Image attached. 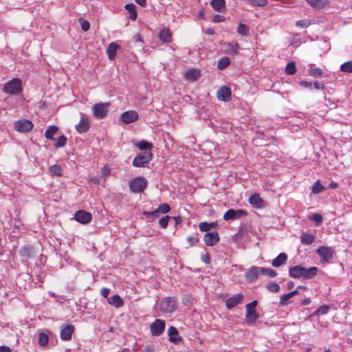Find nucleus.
<instances>
[{
    "label": "nucleus",
    "mask_w": 352,
    "mask_h": 352,
    "mask_svg": "<svg viewBox=\"0 0 352 352\" xmlns=\"http://www.w3.org/2000/svg\"><path fill=\"white\" fill-rule=\"evenodd\" d=\"M318 269L317 267H311L305 268L300 265H294L289 269V275L290 277L296 279H311L316 276L318 274Z\"/></svg>",
    "instance_id": "obj_1"
},
{
    "label": "nucleus",
    "mask_w": 352,
    "mask_h": 352,
    "mask_svg": "<svg viewBox=\"0 0 352 352\" xmlns=\"http://www.w3.org/2000/svg\"><path fill=\"white\" fill-rule=\"evenodd\" d=\"M2 91L10 95H19L23 91L22 81L15 78L4 84Z\"/></svg>",
    "instance_id": "obj_2"
},
{
    "label": "nucleus",
    "mask_w": 352,
    "mask_h": 352,
    "mask_svg": "<svg viewBox=\"0 0 352 352\" xmlns=\"http://www.w3.org/2000/svg\"><path fill=\"white\" fill-rule=\"evenodd\" d=\"M178 302L174 297H166L163 298L160 305V309L162 312L171 314L177 310Z\"/></svg>",
    "instance_id": "obj_3"
},
{
    "label": "nucleus",
    "mask_w": 352,
    "mask_h": 352,
    "mask_svg": "<svg viewBox=\"0 0 352 352\" xmlns=\"http://www.w3.org/2000/svg\"><path fill=\"white\" fill-rule=\"evenodd\" d=\"M316 252L320 256L322 263H332L336 252L332 247L320 246L317 249Z\"/></svg>",
    "instance_id": "obj_4"
},
{
    "label": "nucleus",
    "mask_w": 352,
    "mask_h": 352,
    "mask_svg": "<svg viewBox=\"0 0 352 352\" xmlns=\"http://www.w3.org/2000/svg\"><path fill=\"white\" fill-rule=\"evenodd\" d=\"M147 180L144 177H137L129 182V188L132 192H142L147 187Z\"/></svg>",
    "instance_id": "obj_5"
},
{
    "label": "nucleus",
    "mask_w": 352,
    "mask_h": 352,
    "mask_svg": "<svg viewBox=\"0 0 352 352\" xmlns=\"http://www.w3.org/2000/svg\"><path fill=\"white\" fill-rule=\"evenodd\" d=\"M153 154L149 151L138 154L133 160L135 167H145L152 160Z\"/></svg>",
    "instance_id": "obj_6"
},
{
    "label": "nucleus",
    "mask_w": 352,
    "mask_h": 352,
    "mask_svg": "<svg viewBox=\"0 0 352 352\" xmlns=\"http://www.w3.org/2000/svg\"><path fill=\"white\" fill-rule=\"evenodd\" d=\"M257 304L256 300H253L245 305V318L248 323L254 322L259 317V315L256 311Z\"/></svg>",
    "instance_id": "obj_7"
},
{
    "label": "nucleus",
    "mask_w": 352,
    "mask_h": 352,
    "mask_svg": "<svg viewBox=\"0 0 352 352\" xmlns=\"http://www.w3.org/2000/svg\"><path fill=\"white\" fill-rule=\"evenodd\" d=\"M109 106V102H101L94 104L92 108L94 116L98 119L105 118L108 113Z\"/></svg>",
    "instance_id": "obj_8"
},
{
    "label": "nucleus",
    "mask_w": 352,
    "mask_h": 352,
    "mask_svg": "<svg viewBox=\"0 0 352 352\" xmlns=\"http://www.w3.org/2000/svg\"><path fill=\"white\" fill-rule=\"evenodd\" d=\"M151 333L153 336H159L165 329V322L160 319H155L150 326Z\"/></svg>",
    "instance_id": "obj_9"
},
{
    "label": "nucleus",
    "mask_w": 352,
    "mask_h": 352,
    "mask_svg": "<svg viewBox=\"0 0 352 352\" xmlns=\"http://www.w3.org/2000/svg\"><path fill=\"white\" fill-rule=\"evenodd\" d=\"M14 129L17 131L22 133H27L30 131L33 128V124L31 121L23 119L16 121L14 124Z\"/></svg>",
    "instance_id": "obj_10"
},
{
    "label": "nucleus",
    "mask_w": 352,
    "mask_h": 352,
    "mask_svg": "<svg viewBox=\"0 0 352 352\" xmlns=\"http://www.w3.org/2000/svg\"><path fill=\"white\" fill-rule=\"evenodd\" d=\"M247 212L244 210H234L230 209L226 212L223 215L225 221L234 220L240 219L243 216H246Z\"/></svg>",
    "instance_id": "obj_11"
},
{
    "label": "nucleus",
    "mask_w": 352,
    "mask_h": 352,
    "mask_svg": "<svg viewBox=\"0 0 352 352\" xmlns=\"http://www.w3.org/2000/svg\"><path fill=\"white\" fill-rule=\"evenodd\" d=\"M74 329V326L72 324H63L60 327V339L64 341L70 340Z\"/></svg>",
    "instance_id": "obj_12"
},
{
    "label": "nucleus",
    "mask_w": 352,
    "mask_h": 352,
    "mask_svg": "<svg viewBox=\"0 0 352 352\" xmlns=\"http://www.w3.org/2000/svg\"><path fill=\"white\" fill-rule=\"evenodd\" d=\"M74 219L80 223L86 224L91 221L92 215L85 210H80L75 213Z\"/></svg>",
    "instance_id": "obj_13"
},
{
    "label": "nucleus",
    "mask_w": 352,
    "mask_h": 352,
    "mask_svg": "<svg viewBox=\"0 0 352 352\" xmlns=\"http://www.w3.org/2000/svg\"><path fill=\"white\" fill-rule=\"evenodd\" d=\"M259 273H261V267L256 266L251 267L245 274L246 280L249 283L255 282L258 279Z\"/></svg>",
    "instance_id": "obj_14"
},
{
    "label": "nucleus",
    "mask_w": 352,
    "mask_h": 352,
    "mask_svg": "<svg viewBox=\"0 0 352 352\" xmlns=\"http://www.w3.org/2000/svg\"><path fill=\"white\" fill-rule=\"evenodd\" d=\"M231 89L229 87L222 86L217 93V98L223 102H228L231 100Z\"/></svg>",
    "instance_id": "obj_15"
},
{
    "label": "nucleus",
    "mask_w": 352,
    "mask_h": 352,
    "mask_svg": "<svg viewBox=\"0 0 352 352\" xmlns=\"http://www.w3.org/2000/svg\"><path fill=\"white\" fill-rule=\"evenodd\" d=\"M90 127L88 118L83 113H80V121L76 125V131L80 133H83L89 131Z\"/></svg>",
    "instance_id": "obj_16"
},
{
    "label": "nucleus",
    "mask_w": 352,
    "mask_h": 352,
    "mask_svg": "<svg viewBox=\"0 0 352 352\" xmlns=\"http://www.w3.org/2000/svg\"><path fill=\"white\" fill-rule=\"evenodd\" d=\"M121 118L125 124H130L137 121L139 118V116L135 111L129 110L124 112L121 115Z\"/></svg>",
    "instance_id": "obj_17"
},
{
    "label": "nucleus",
    "mask_w": 352,
    "mask_h": 352,
    "mask_svg": "<svg viewBox=\"0 0 352 352\" xmlns=\"http://www.w3.org/2000/svg\"><path fill=\"white\" fill-rule=\"evenodd\" d=\"M219 234L217 231L207 232L204 236V243L208 246H213L219 241Z\"/></svg>",
    "instance_id": "obj_18"
},
{
    "label": "nucleus",
    "mask_w": 352,
    "mask_h": 352,
    "mask_svg": "<svg viewBox=\"0 0 352 352\" xmlns=\"http://www.w3.org/2000/svg\"><path fill=\"white\" fill-rule=\"evenodd\" d=\"M243 299V296L241 294H237L233 296L228 298L226 301V308L231 309L235 307L239 304L241 303Z\"/></svg>",
    "instance_id": "obj_19"
},
{
    "label": "nucleus",
    "mask_w": 352,
    "mask_h": 352,
    "mask_svg": "<svg viewBox=\"0 0 352 352\" xmlns=\"http://www.w3.org/2000/svg\"><path fill=\"white\" fill-rule=\"evenodd\" d=\"M172 32L168 28H163L160 30L158 38L160 40L164 43H168L171 41L172 39Z\"/></svg>",
    "instance_id": "obj_20"
},
{
    "label": "nucleus",
    "mask_w": 352,
    "mask_h": 352,
    "mask_svg": "<svg viewBox=\"0 0 352 352\" xmlns=\"http://www.w3.org/2000/svg\"><path fill=\"white\" fill-rule=\"evenodd\" d=\"M249 202L252 206L257 208H261L264 206V201L257 193H254L250 197Z\"/></svg>",
    "instance_id": "obj_21"
},
{
    "label": "nucleus",
    "mask_w": 352,
    "mask_h": 352,
    "mask_svg": "<svg viewBox=\"0 0 352 352\" xmlns=\"http://www.w3.org/2000/svg\"><path fill=\"white\" fill-rule=\"evenodd\" d=\"M287 254L286 253L282 252L272 260V265L274 267H278L284 265L287 262Z\"/></svg>",
    "instance_id": "obj_22"
},
{
    "label": "nucleus",
    "mask_w": 352,
    "mask_h": 352,
    "mask_svg": "<svg viewBox=\"0 0 352 352\" xmlns=\"http://www.w3.org/2000/svg\"><path fill=\"white\" fill-rule=\"evenodd\" d=\"M177 334H178V331H177V328H175V327L170 326L168 329V335L169 336V341L170 342L178 343L179 342H180L182 340L181 337H175V336H176Z\"/></svg>",
    "instance_id": "obj_23"
},
{
    "label": "nucleus",
    "mask_w": 352,
    "mask_h": 352,
    "mask_svg": "<svg viewBox=\"0 0 352 352\" xmlns=\"http://www.w3.org/2000/svg\"><path fill=\"white\" fill-rule=\"evenodd\" d=\"M108 302L116 308L122 307L124 305V301L121 297L118 295H113L108 299Z\"/></svg>",
    "instance_id": "obj_24"
},
{
    "label": "nucleus",
    "mask_w": 352,
    "mask_h": 352,
    "mask_svg": "<svg viewBox=\"0 0 352 352\" xmlns=\"http://www.w3.org/2000/svg\"><path fill=\"white\" fill-rule=\"evenodd\" d=\"M210 6L214 10L222 12L226 8V1L225 0H211Z\"/></svg>",
    "instance_id": "obj_25"
},
{
    "label": "nucleus",
    "mask_w": 352,
    "mask_h": 352,
    "mask_svg": "<svg viewBox=\"0 0 352 352\" xmlns=\"http://www.w3.org/2000/svg\"><path fill=\"white\" fill-rule=\"evenodd\" d=\"M120 48V46L116 44V43H111L107 49V54L108 55V57L110 60L114 59L116 54L117 50Z\"/></svg>",
    "instance_id": "obj_26"
},
{
    "label": "nucleus",
    "mask_w": 352,
    "mask_h": 352,
    "mask_svg": "<svg viewBox=\"0 0 352 352\" xmlns=\"http://www.w3.org/2000/svg\"><path fill=\"white\" fill-rule=\"evenodd\" d=\"M315 241V236L309 233H304L300 236V242L302 245H309Z\"/></svg>",
    "instance_id": "obj_27"
},
{
    "label": "nucleus",
    "mask_w": 352,
    "mask_h": 352,
    "mask_svg": "<svg viewBox=\"0 0 352 352\" xmlns=\"http://www.w3.org/2000/svg\"><path fill=\"white\" fill-rule=\"evenodd\" d=\"M199 76L200 72L198 69H188L185 74L186 78L191 81L196 80L199 77Z\"/></svg>",
    "instance_id": "obj_28"
},
{
    "label": "nucleus",
    "mask_w": 352,
    "mask_h": 352,
    "mask_svg": "<svg viewBox=\"0 0 352 352\" xmlns=\"http://www.w3.org/2000/svg\"><path fill=\"white\" fill-rule=\"evenodd\" d=\"M124 8L130 14V19L132 21H135L138 17L135 6L133 3H128L124 6Z\"/></svg>",
    "instance_id": "obj_29"
},
{
    "label": "nucleus",
    "mask_w": 352,
    "mask_h": 352,
    "mask_svg": "<svg viewBox=\"0 0 352 352\" xmlns=\"http://www.w3.org/2000/svg\"><path fill=\"white\" fill-rule=\"evenodd\" d=\"M311 6L316 8H322L329 3L328 0H305Z\"/></svg>",
    "instance_id": "obj_30"
},
{
    "label": "nucleus",
    "mask_w": 352,
    "mask_h": 352,
    "mask_svg": "<svg viewBox=\"0 0 352 352\" xmlns=\"http://www.w3.org/2000/svg\"><path fill=\"white\" fill-rule=\"evenodd\" d=\"M50 174L52 176L60 177L63 175V170L60 166L58 164H54L49 168Z\"/></svg>",
    "instance_id": "obj_31"
},
{
    "label": "nucleus",
    "mask_w": 352,
    "mask_h": 352,
    "mask_svg": "<svg viewBox=\"0 0 352 352\" xmlns=\"http://www.w3.org/2000/svg\"><path fill=\"white\" fill-rule=\"evenodd\" d=\"M58 131V127L56 126H49L45 132V137L49 140H54L53 135Z\"/></svg>",
    "instance_id": "obj_32"
},
{
    "label": "nucleus",
    "mask_w": 352,
    "mask_h": 352,
    "mask_svg": "<svg viewBox=\"0 0 352 352\" xmlns=\"http://www.w3.org/2000/svg\"><path fill=\"white\" fill-rule=\"evenodd\" d=\"M227 49L226 50V53L232 55H235L238 53V50L239 47V45L237 43H228L227 45Z\"/></svg>",
    "instance_id": "obj_33"
},
{
    "label": "nucleus",
    "mask_w": 352,
    "mask_h": 352,
    "mask_svg": "<svg viewBox=\"0 0 352 352\" xmlns=\"http://www.w3.org/2000/svg\"><path fill=\"white\" fill-rule=\"evenodd\" d=\"M20 255L23 257L30 258L32 255V248L31 246H24L20 250Z\"/></svg>",
    "instance_id": "obj_34"
},
{
    "label": "nucleus",
    "mask_w": 352,
    "mask_h": 352,
    "mask_svg": "<svg viewBox=\"0 0 352 352\" xmlns=\"http://www.w3.org/2000/svg\"><path fill=\"white\" fill-rule=\"evenodd\" d=\"M170 206L168 204H160L157 209L155 210V213L166 214L170 211Z\"/></svg>",
    "instance_id": "obj_35"
},
{
    "label": "nucleus",
    "mask_w": 352,
    "mask_h": 352,
    "mask_svg": "<svg viewBox=\"0 0 352 352\" xmlns=\"http://www.w3.org/2000/svg\"><path fill=\"white\" fill-rule=\"evenodd\" d=\"M322 73V70L319 67H311L308 69L309 75L314 78L321 76Z\"/></svg>",
    "instance_id": "obj_36"
},
{
    "label": "nucleus",
    "mask_w": 352,
    "mask_h": 352,
    "mask_svg": "<svg viewBox=\"0 0 352 352\" xmlns=\"http://www.w3.org/2000/svg\"><path fill=\"white\" fill-rule=\"evenodd\" d=\"M230 63V58L228 57L221 58L218 62V69L223 70L226 69Z\"/></svg>",
    "instance_id": "obj_37"
},
{
    "label": "nucleus",
    "mask_w": 352,
    "mask_h": 352,
    "mask_svg": "<svg viewBox=\"0 0 352 352\" xmlns=\"http://www.w3.org/2000/svg\"><path fill=\"white\" fill-rule=\"evenodd\" d=\"M250 28L248 25L243 23H239L237 28V33L241 36H248L249 34Z\"/></svg>",
    "instance_id": "obj_38"
},
{
    "label": "nucleus",
    "mask_w": 352,
    "mask_h": 352,
    "mask_svg": "<svg viewBox=\"0 0 352 352\" xmlns=\"http://www.w3.org/2000/svg\"><path fill=\"white\" fill-rule=\"evenodd\" d=\"M67 140V138L64 135H62L59 136V138L57 140H54L55 141L54 145L56 148L63 147L66 144Z\"/></svg>",
    "instance_id": "obj_39"
},
{
    "label": "nucleus",
    "mask_w": 352,
    "mask_h": 352,
    "mask_svg": "<svg viewBox=\"0 0 352 352\" xmlns=\"http://www.w3.org/2000/svg\"><path fill=\"white\" fill-rule=\"evenodd\" d=\"M330 309V306L329 305H322L320 306L316 311L314 313L315 316L324 315L327 314Z\"/></svg>",
    "instance_id": "obj_40"
},
{
    "label": "nucleus",
    "mask_w": 352,
    "mask_h": 352,
    "mask_svg": "<svg viewBox=\"0 0 352 352\" xmlns=\"http://www.w3.org/2000/svg\"><path fill=\"white\" fill-rule=\"evenodd\" d=\"M324 187L321 184L319 180L316 181L312 186V192L314 194H318L322 192Z\"/></svg>",
    "instance_id": "obj_41"
},
{
    "label": "nucleus",
    "mask_w": 352,
    "mask_h": 352,
    "mask_svg": "<svg viewBox=\"0 0 352 352\" xmlns=\"http://www.w3.org/2000/svg\"><path fill=\"white\" fill-rule=\"evenodd\" d=\"M49 338L48 335L45 333H41L38 335V344L42 346H46L48 344Z\"/></svg>",
    "instance_id": "obj_42"
},
{
    "label": "nucleus",
    "mask_w": 352,
    "mask_h": 352,
    "mask_svg": "<svg viewBox=\"0 0 352 352\" xmlns=\"http://www.w3.org/2000/svg\"><path fill=\"white\" fill-rule=\"evenodd\" d=\"M261 270L263 274L271 278H274L277 276V272L271 268L261 267Z\"/></svg>",
    "instance_id": "obj_43"
},
{
    "label": "nucleus",
    "mask_w": 352,
    "mask_h": 352,
    "mask_svg": "<svg viewBox=\"0 0 352 352\" xmlns=\"http://www.w3.org/2000/svg\"><path fill=\"white\" fill-rule=\"evenodd\" d=\"M137 146L140 150H148L153 147V144L146 140H142L137 144Z\"/></svg>",
    "instance_id": "obj_44"
},
{
    "label": "nucleus",
    "mask_w": 352,
    "mask_h": 352,
    "mask_svg": "<svg viewBox=\"0 0 352 352\" xmlns=\"http://www.w3.org/2000/svg\"><path fill=\"white\" fill-rule=\"evenodd\" d=\"M291 298H292V296L290 292L281 296L280 298V305L282 306L287 305L290 302L289 300Z\"/></svg>",
    "instance_id": "obj_45"
},
{
    "label": "nucleus",
    "mask_w": 352,
    "mask_h": 352,
    "mask_svg": "<svg viewBox=\"0 0 352 352\" xmlns=\"http://www.w3.org/2000/svg\"><path fill=\"white\" fill-rule=\"evenodd\" d=\"M266 288L270 292L276 293L280 289V286L275 282H271L266 285Z\"/></svg>",
    "instance_id": "obj_46"
},
{
    "label": "nucleus",
    "mask_w": 352,
    "mask_h": 352,
    "mask_svg": "<svg viewBox=\"0 0 352 352\" xmlns=\"http://www.w3.org/2000/svg\"><path fill=\"white\" fill-rule=\"evenodd\" d=\"M340 70L346 73H352V61H347L340 66Z\"/></svg>",
    "instance_id": "obj_47"
},
{
    "label": "nucleus",
    "mask_w": 352,
    "mask_h": 352,
    "mask_svg": "<svg viewBox=\"0 0 352 352\" xmlns=\"http://www.w3.org/2000/svg\"><path fill=\"white\" fill-rule=\"evenodd\" d=\"M285 72L289 75L294 74L296 72L295 63L294 62L289 63L286 66Z\"/></svg>",
    "instance_id": "obj_48"
},
{
    "label": "nucleus",
    "mask_w": 352,
    "mask_h": 352,
    "mask_svg": "<svg viewBox=\"0 0 352 352\" xmlns=\"http://www.w3.org/2000/svg\"><path fill=\"white\" fill-rule=\"evenodd\" d=\"M78 21L80 23L81 28L83 31L86 32L88 31L90 28V23L88 21L84 19L83 18L80 17L78 19Z\"/></svg>",
    "instance_id": "obj_49"
},
{
    "label": "nucleus",
    "mask_w": 352,
    "mask_h": 352,
    "mask_svg": "<svg viewBox=\"0 0 352 352\" xmlns=\"http://www.w3.org/2000/svg\"><path fill=\"white\" fill-rule=\"evenodd\" d=\"M310 219L313 221L316 225L319 226L322 223V217L318 213H314L312 216H311Z\"/></svg>",
    "instance_id": "obj_50"
},
{
    "label": "nucleus",
    "mask_w": 352,
    "mask_h": 352,
    "mask_svg": "<svg viewBox=\"0 0 352 352\" xmlns=\"http://www.w3.org/2000/svg\"><path fill=\"white\" fill-rule=\"evenodd\" d=\"M199 229L201 231L207 232L214 226V223H208L206 222H201L199 223Z\"/></svg>",
    "instance_id": "obj_51"
},
{
    "label": "nucleus",
    "mask_w": 352,
    "mask_h": 352,
    "mask_svg": "<svg viewBox=\"0 0 352 352\" xmlns=\"http://www.w3.org/2000/svg\"><path fill=\"white\" fill-rule=\"evenodd\" d=\"M170 220L169 216H165L159 220V224L161 228H166L168 226V221Z\"/></svg>",
    "instance_id": "obj_52"
},
{
    "label": "nucleus",
    "mask_w": 352,
    "mask_h": 352,
    "mask_svg": "<svg viewBox=\"0 0 352 352\" xmlns=\"http://www.w3.org/2000/svg\"><path fill=\"white\" fill-rule=\"evenodd\" d=\"M187 241L189 243L190 246H192V245L197 244L199 241V238L197 236V234L188 236L187 238Z\"/></svg>",
    "instance_id": "obj_53"
},
{
    "label": "nucleus",
    "mask_w": 352,
    "mask_h": 352,
    "mask_svg": "<svg viewBox=\"0 0 352 352\" xmlns=\"http://www.w3.org/2000/svg\"><path fill=\"white\" fill-rule=\"evenodd\" d=\"M309 25L308 20H299L296 22V25L300 28H307Z\"/></svg>",
    "instance_id": "obj_54"
},
{
    "label": "nucleus",
    "mask_w": 352,
    "mask_h": 352,
    "mask_svg": "<svg viewBox=\"0 0 352 352\" xmlns=\"http://www.w3.org/2000/svg\"><path fill=\"white\" fill-rule=\"evenodd\" d=\"M299 85L304 88L313 89V83L311 82H308L306 80H302V81L299 82Z\"/></svg>",
    "instance_id": "obj_55"
},
{
    "label": "nucleus",
    "mask_w": 352,
    "mask_h": 352,
    "mask_svg": "<svg viewBox=\"0 0 352 352\" xmlns=\"http://www.w3.org/2000/svg\"><path fill=\"white\" fill-rule=\"evenodd\" d=\"M324 88V84L322 82L316 81L313 83V89L322 90Z\"/></svg>",
    "instance_id": "obj_56"
},
{
    "label": "nucleus",
    "mask_w": 352,
    "mask_h": 352,
    "mask_svg": "<svg viewBox=\"0 0 352 352\" xmlns=\"http://www.w3.org/2000/svg\"><path fill=\"white\" fill-rule=\"evenodd\" d=\"M224 20H225V18L222 15L216 14L214 16L213 21L215 23H219V22L223 21Z\"/></svg>",
    "instance_id": "obj_57"
},
{
    "label": "nucleus",
    "mask_w": 352,
    "mask_h": 352,
    "mask_svg": "<svg viewBox=\"0 0 352 352\" xmlns=\"http://www.w3.org/2000/svg\"><path fill=\"white\" fill-rule=\"evenodd\" d=\"M109 289L107 288V287H103L102 288V289L100 290V294L104 297V298H107L109 294Z\"/></svg>",
    "instance_id": "obj_58"
},
{
    "label": "nucleus",
    "mask_w": 352,
    "mask_h": 352,
    "mask_svg": "<svg viewBox=\"0 0 352 352\" xmlns=\"http://www.w3.org/2000/svg\"><path fill=\"white\" fill-rule=\"evenodd\" d=\"M155 349L153 345H148L145 346V348L143 350V352H155Z\"/></svg>",
    "instance_id": "obj_59"
},
{
    "label": "nucleus",
    "mask_w": 352,
    "mask_h": 352,
    "mask_svg": "<svg viewBox=\"0 0 352 352\" xmlns=\"http://www.w3.org/2000/svg\"><path fill=\"white\" fill-rule=\"evenodd\" d=\"M158 214L159 213H155V210H153L152 212H147V211L143 212V214L145 215L147 217H151V216H153L154 217H157Z\"/></svg>",
    "instance_id": "obj_60"
},
{
    "label": "nucleus",
    "mask_w": 352,
    "mask_h": 352,
    "mask_svg": "<svg viewBox=\"0 0 352 352\" xmlns=\"http://www.w3.org/2000/svg\"><path fill=\"white\" fill-rule=\"evenodd\" d=\"M111 173V168L109 166H104L102 168V175L108 176Z\"/></svg>",
    "instance_id": "obj_61"
},
{
    "label": "nucleus",
    "mask_w": 352,
    "mask_h": 352,
    "mask_svg": "<svg viewBox=\"0 0 352 352\" xmlns=\"http://www.w3.org/2000/svg\"><path fill=\"white\" fill-rule=\"evenodd\" d=\"M0 352H12V349L7 346H0Z\"/></svg>",
    "instance_id": "obj_62"
},
{
    "label": "nucleus",
    "mask_w": 352,
    "mask_h": 352,
    "mask_svg": "<svg viewBox=\"0 0 352 352\" xmlns=\"http://www.w3.org/2000/svg\"><path fill=\"white\" fill-rule=\"evenodd\" d=\"M201 260L204 263L208 264L210 263V256L208 254L203 255Z\"/></svg>",
    "instance_id": "obj_63"
},
{
    "label": "nucleus",
    "mask_w": 352,
    "mask_h": 352,
    "mask_svg": "<svg viewBox=\"0 0 352 352\" xmlns=\"http://www.w3.org/2000/svg\"><path fill=\"white\" fill-rule=\"evenodd\" d=\"M135 2L142 7H144L146 4V0H135Z\"/></svg>",
    "instance_id": "obj_64"
}]
</instances>
